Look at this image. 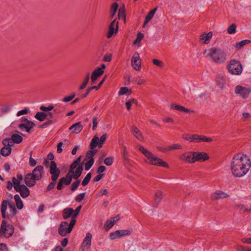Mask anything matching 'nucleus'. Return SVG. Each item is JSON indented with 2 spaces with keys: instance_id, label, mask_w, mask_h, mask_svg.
<instances>
[{
  "instance_id": "nucleus-19",
  "label": "nucleus",
  "mask_w": 251,
  "mask_h": 251,
  "mask_svg": "<svg viewBox=\"0 0 251 251\" xmlns=\"http://www.w3.org/2000/svg\"><path fill=\"white\" fill-rule=\"evenodd\" d=\"M211 196L213 200H217L228 198L229 195L225 192L218 190L212 193Z\"/></svg>"
},
{
  "instance_id": "nucleus-41",
  "label": "nucleus",
  "mask_w": 251,
  "mask_h": 251,
  "mask_svg": "<svg viewBox=\"0 0 251 251\" xmlns=\"http://www.w3.org/2000/svg\"><path fill=\"white\" fill-rule=\"evenodd\" d=\"M91 176H92V175H91V173H88L82 182V185H83V186L87 185L88 184L89 182L90 181Z\"/></svg>"
},
{
  "instance_id": "nucleus-17",
  "label": "nucleus",
  "mask_w": 251,
  "mask_h": 251,
  "mask_svg": "<svg viewBox=\"0 0 251 251\" xmlns=\"http://www.w3.org/2000/svg\"><path fill=\"white\" fill-rule=\"evenodd\" d=\"M9 140L4 139L2 141L3 147L0 150V154L3 156L9 155L12 151L11 147L13 146L9 143Z\"/></svg>"
},
{
  "instance_id": "nucleus-27",
  "label": "nucleus",
  "mask_w": 251,
  "mask_h": 251,
  "mask_svg": "<svg viewBox=\"0 0 251 251\" xmlns=\"http://www.w3.org/2000/svg\"><path fill=\"white\" fill-rule=\"evenodd\" d=\"M52 114L51 112L45 113L43 112H38L36 114L35 118L42 122L45 120L48 117H51Z\"/></svg>"
},
{
  "instance_id": "nucleus-49",
  "label": "nucleus",
  "mask_w": 251,
  "mask_h": 251,
  "mask_svg": "<svg viewBox=\"0 0 251 251\" xmlns=\"http://www.w3.org/2000/svg\"><path fill=\"white\" fill-rule=\"evenodd\" d=\"M182 146L180 145H179L178 144H175L173 145L170 146L167 148V150L170 151L172 150H176V149H181Z\"/></svg>"
},
{
  "instance_id": "nucleus-29",
  "label": "nucleus",
  "mask_w": 251,
  "mask_h": 251,
  "mask_svg": "<svg viewBox=\"0 0 251 251\" xmlns=\"http://www.w3.org/2000/svg\"><path fill=\"white\" fill-rule=\"evenodd\" d=\"M132 134L138 140L143 139V135L140 131L135 126H132L131 128Z\"/></svg>"
},
{
  "instance_id": "nucleus-51",
  "label": "nucleus",
  "mask_w": 251,
  "mask_h": 251,
  "mask_svg": "<svg viewBox=\"0 0 251 251\" xmlns=\"http://www.w3.org/2000/svg\"><path fill=\"white\" fill-rule=\"evenodd\" d=\"M40 110L44 112H49L53 109V106L50 105L49 106H41L40 107Z\"/></svg>"
},
{
  "instance_id": "nucleus-6",
  "label": "nucleus",
  "mask_w": 251,
  "mask_h": 251,
  "mask_svg": "<svg viewBox=\"0 0 251 251\" xmlns=\"http://www.w3.org/2000/svg\"><path fill=\"white\" fill-rule=\"evenodd\" d=\"M14 232L13 226L8 224L6 221L3 220L0 228V237L8 238L13 235Z\"/></svg>"
},
{
  "instance_id": "nucleus-52",
  "label": "nucleus",
  "mask_w": 251,
  "mask_h": 251,
  "mask_svg": "<svg viewBox=\"0 0 251 251\" xmlns=\"http://www.w3.org/2000/svg\"><path fill=\"white\" fill-rule=\"evenodd\" d=\"M108 194V191L106 189H101L96 194L97 198L102 197L103 195H106Z\"/></svg>"
},
{
  "instance_id": "nucleus-37",
  "label": "nucleus",
  "mask_w": 251,
  "mask_h": 251,
  "mask_svg": "<svg viewBox=\"0 0 251 251\" xmlns=\"http://www.w3.org/2000/svg\"><path fill=\"white\" fill-rule=\"evenodd\" d=\"M212 140V139L210 137H207L203 135H199V143L201 142H211Z\"/></svg>"
},
{
  "instance_id": "nucleus-39",
  "label": "nucleus",
  "mask_w": 251,
  "mask_h": 251,
  "mask_svg": "<svg viewBox=\"0 0 251 251\" xmlns=\"http://www.w3.org/2000/svg\"><path fill=\"white\" fill-rule=\"evenodd\" d=\"M71 223V220L69 221H64V235L70 233L71 231H68V229L70 228V224Z\"/></svg>"
},
{
  "instance_id": "nucleus-33",
  "label": "nucleus",
  "mask_w": 251,
  "mask_h": 251,
  "mask_svg": "<svg viewBox=\"0 0 251 251\" xmlns=\"http://www.w3.org/2000/svg\"><path fill=\"white\" fill-rule=\"evenodd\" d=\"M14 199L17 208L19 209H22L24 207V204L20 196L18 194L15 195L14 196Z\"/></svg>"
},
{
  "instance_id": "nucleus-61",
  "label": "nucleus",
  "mask_w": 251,
  "mask_h": 251,
  "mask_svg": "<svg viewBox=\"0 0 251 251\" xmlns=\"http://www.w3.org/2000/svg\"><path fill=\"white\" fill-rule=\"evenodd\" d=\"M55 181H53L52 180V182H50L48 185V186L47 187V190L48 191H50L51 190H52L54 187V186H55V184H56Z\"/></svg>"
},
{
  "instance_id": "nucleus-56",
  "label": "nucleus",
  "mask_w": 251,
  "mask_h": 251,
  "mask_svg": "<svg viewBox=\"0 0 251 251\" xmlns=\"http://www.w3.org/2000/svg\"><path fill=\"white\" fill-rule=\"evenodd\" d=\"M170 107L172 109H174L176 110L181 111L183 106L178 105V104H171L170 105Z\"/></svg>"
},
{
  "instance_id": "nucleus-32",
  "label": "nucleus",
  "mask_w": 251,
  "mask_h": 251,
  "mask_svg": "<svg viewBox=\"0 0 251 251\" xmlns=\"http://www.w3.org/2000/svg\"><path fill=\"white\" fill-rule=\"evenodd\" d=\"M99 138L96 136L93 138L90 143L91 150H97L95 148L98 146H99Z\"/></svg>"
},
{
  "instance_id": "nucleus-30",
  "label": "nucleus",
  "mask_w": 251,
  "mask_h": 251,
  "mask_svg": "<svg viewBox=\"0 0 251 251\" xmlns=\"http://www.w3.org/2000/svg\"><path fill=\"white\" fill-rule=\"evenodd\" d=\"M81 157L80 156L76 160L74 161V162L70 166L69 171H72L73 173H75V171L76 170V168L78 167H80L78 166V165L81 161Z\"/></svg>"
},
{
  "instance_id": "nucleus-40",
  "label": "nucleus",
  "mask_w": 251,
  "mask_h": 251,
  "mask_svg": "<svg viewBox=\"0 0 251 251\" xmlns=\"http://www.w3.org/2000/svg\"><path fill=\"white\" fill-rule=\"evenodd\" d=\"M118 8V4L116 2L112 4L111 7L110 17L113 18L115 15Z\"/></svg>"
},
{
  "instance_id": "nucleus-36",
  "label": "nucleus",
  "mask_w": 251,
  "mask_h": 251,
  "mask_svg": "<svg viewBox=\"0 0 251 251\" xmlns=\"http://www.w3.org/2000/svg\"><path fill=\"white\" fill-rule=\"evenodd\" d=\"M114 225L113 221H112L110 219L108 220L104 225V228L105 231H107L112 228Z\"/></svg>"
},
{
  "instance_id": "nucleus-57",
  "label": "nucleus",
  "mask_w": 251,
  "mask_h": 251,
  "mask_svg": "<svg viewBox=\"0 0 251 251\" xmlns=\"http://www.w3.org/2000/svg\"><path fill=\"white\" fill-rule=\"evenodd\" d=\"M217 84L220 88H223L225 85L224 80L221 78L217 80Z\"/></svg>"
},
{
  "instance_id": "nucleus-26",
  "label": "nucleus",
  "mask_w": 251,
  "mask_h": 251,
  "mask_svg": "<svg viewBox=\"0 0 251 251\" xmlns=\"http://www.w3.org/2000/svg\"><path fill=\"white\" fill-rule=\"evenodd\" d=\"M182 138L190 142L199 143V135L185 134L182 135Z\"/></svg>"
},
{
  "instance_id": "nucleus-50",
  "label": "nucleus",
  "mask_w": 251,
  "mask_h": 251,
  "mask_svg": "<svg viewBox=\"0 0 251 251\" xmlns=\"http://www.w3.org/2000/svg\"><path fill=\"white\" fill-rule=\"evenodd\" d=\"M32 151L30 152V156L29 159V164L31 167H34L37 164V161L32 157Z\"/></svg>"
},
{
  "instance_id": "nucleus-43",
  "label": "nucleus",
  "mask_w": 251,
  "mask_h": 251,
  "mask_svg": "<svg viewBox=\"0 0 251 251\" xmlns=\"http://www.w3.org/2000/svg\"><path fill=\"white\" fill-rule=\"evenodd\" d=\"M12 183L15 190L21 185H20V182L15 177L12 178Z\"/></svg>"
},
{
  "instance_id": "nucleus-14",
  "label": "nucleus",
  "mask_w": 251,
  "mask_h": 251,
  "mask_svg": "<svg viewBox=\"0 0 251 251\" xmlns=\"http://www.w3.org/2000/svg\"><path fill=\"white\" fill-rule=\"evenodd\" d=\"M130 234V231L128 229L117 230L114 232H110L109 237L110 240H114L121 237L129 235Z\"/></svg>"
},
{
  "instance_id": "nucleus-23",
  "label": "nucleus",
  "mask_w": 251,
  "mask_h": 251,
  "mask_svg": "<svg viewBox=\"0 0 251 251\" xmlns=\"http://www.w3.org/2000/svg\"><path fill=\"white\" fill-rule=\"evenodd\" d=\"M5 139L9 140V143L12 146H13L14 144H19L23 140L22 136L18 134H13L11 136V138H6Z\"/></svg>"
},
{
  "instance_id": "nucleus-34",
  "label": "nucleus",
  "mask_w": 251,
  "mask_h": 251,
  "mask_svg": "<svg viewBox=\"0 0 251 251\" xmlns=\"http://www.w3.org/2000/svg\"><path fill=\"white\" fill-rule=\"evenodd\" d=\"M162 192L160 190H158L155 192L154 201L157 204L160 202L162 199Z\"/></svg>"
},
{
  "instance_id": "nucleus-21",
  "label": "nucleus",
  "mask_w": 251,
  "mask_h": 251,
  "mask_svg": "<svg viewBox=\"0 0 251 251\" xmlns=\"http://www.w3.org/2000/svg\"><path fill=\"white\" fill-rule=\"evenodd\" d=\"M195 162H203L209 158L208 155L204 152H194Z\"/></svg>"
},
{
  "instance_id": "nucleus-38",
  "label": "nucleus",
  "mask_w": 251,
  "mask_h": 251,
  "mask_svg": "<svg viewBox=\"0 0 251 251\" xmlns=\"http://www.w3.org/2000/svg\"><path fill=\"white\" fill-rule=\"evenodd\" d=\"M123 149L124 150L123 153V157L125 161L126 162V163H128L129 161V154L128 153V152L127 151V149L126 146H123Z\"/></svg>"
},
{
  "instance_id": "nucleus-16",
  "label": "nucleus",
  "mask_w": 251,
  "mask_h": 251,
  "mask_svg": "<svg viewBox=\"0 0 251 251\" xmlns=\"http://www.w3.org/2000/svg\"><path fill=\"white\" fill-rule=\"evenodd\" d=\"M92 235L90 232H87L81 244V249L82 251L90 249L91 246Z\"/></svg>"
},
{
  "instance_id": "nucleus-58",
  "label": "nucleus",
  "mask_w": 251,
  "mask_h": 251,
  "mask_svg": "<svg viewBox=\"0 0 251 251\" xmlns=\"http://www.w3.org/2000/svg\"><path fill=\"white\" fill-rule=\"evenodd\" d=\"M85 194L84 193H82L76 196L75 200L77 201L80 202L82 201L85 198Z\"/></svg>"
},
{
  "instance_id": "nucleus-42",
  "label": "nucleus",
  "mask_w": 251,
  "mask_h": 251,
  "mask_svg": "<svg viewBox=\"0 0 251 251\" xmlns=\"http://www.w3.org/2000/svg\"><path fill=\"white\" fill-rule=\"evenodd\" d=\"M137 104V100L134 99H132L130 100L127 101L126 103V105L128 110H129L131 107V106L133 104Z\"/></svg>"
},
{
  "instance_id": "nucleus-59",
  "label": "nucleus",
  "mask_w": 251,
  "mask_h": 251,
  "mask_svg": "<svg viewBox=\"0 0 251 251\" xmlns=\"http://www.w3.org/2000/svg\"><path fill=\"white\" fill-rule=\"evenodd\" d=\"M106 139V134H103L100 137V141H99V147L100 148H101L102 146Z\"/></svg>"
},
{
  "instance_id": "nucleus-63",
  "label": "nucleus",
  "mask_w": 251,
  "mask_h": 251,
  "mask_svg": "<svg viewBox=\"0 0 251 251\" xmlns=\"http://www.w3.org/2000/svg\"><path fill=\"white\" fill-rule=\"evenodd\" d=\"M75 96V94H71L69 96H67L64 98V101L68 102L71 101Z\"/></svg>"
},
{
  "instance_id": "nucleus-45",
  "label": "nucleus",
  "mask_w": 251,
  "mask_h": 251,
  "mask_svg": "<svg viewBox=\"0 0 251 251\" xmlns=\"http://www.w3.org/2000/svg\"><path fill=\"white\" fill-rule=\"evenodd\" d=\"M236 25L233 24L231 25L227 29V32L229 34H232L236 32Z\"/></svg>"
},
{
  "instance_id": "nucleus-18",
  "label": "nucleus",
  "mask_w": 251,
  "mask_h": 251,
  "mask_svg": "<svg viewBox=\"0 0 251 251\" xmlns=\"http://www.w3.org/2000/svg\"><path fill=\"white\" fill-rule=\"evenodd\" d=\"M179 158L186 162L189 163H195L194 152L189 151L182 154Z\"/></svg>"
},
{
  "instance_id": "nucleus-54",
  "label": "nucleus",
  "mask_w": 251,
  "mask_h": 251,
  "mask_svg": "<svg viewBox=\"0 0 251 251\" xmlns=\"http://www.w3.org/2000/svg\"><path fill=\"white\" fill-rule=\"evenodd\" d=\"M112 54L109 53H106L103 57V61L104 62H110L111 60Z\"/></svg>"
},
{
  "instance_id": "nucleus-48",
  "label": "nucleus",
  "mask_w": 251,
  "mask_h": 251,
  "mask_svg": "<svg viewBox=\"0 0 251 251\" xmlns=\"http://www.w3.org/2000/svg\"><path fill=\"white\" fill-rule=\"evenodd\" d=\"M80 181L78 180L74 182L71 187V189L72 191H75L76 190L80 184Z\"/></svg>"
},
{
  "instance_id": "nucleus-10",
  "label": "nucleus",
  "mask_w": 251,
  "mask_h": 251,
  "mask_svg": "<svg viewBox=\"0 0 251 251\" xmlns=\"http://www.w3.org/2000/svg\"><path fill=\"white\" fill-rule=\"evenodd\" d=\"M97 150H89L86 154V159L87 161L85 163V170L88 171L92 167L94 163V159L93 156L97 153Z\"/></svg>"
},
{
  "instance_id": "nucleus-47",
  "label": "nucleus",
  "mask_w": 251,
  "mask_h": 251,
  "mask_svg": "<svg viewBox=\"0 0 251 251\" xmlns=\"http://www.w3.org/2000/svg\"><path fill=\"white\" fill-rule=\"evenodd\" d=\"M144 37V34L141 32H139L137 34V37L136 40L134 42V44H139L141 41Z\"/></svg>"
},
{
  "instance_id": "nucleus-22",
  "label": "nucleus",
  "mask_w": 251,
  "mask_h": 251,
  "mask_svg": "<svg viewBox=\"0 0 251 251\" xmlns=\"http://www.w3.org/2000/svg\"><path fill=\"white\" fill-rule=\"evenodd\" d=\"M16 191L20 194L21 197L23 198H27L30 194V191L27 186L22 184Z\"/></svg>"
},
{
  "instance_id": "nucleus-28",
  "label": "nucleus",
  "mask_w": 251,
  "mask_h": 251,
  "mask_svg": "<svg viewBox=\"0 0 251 251\" xmlns=\"http://www.w3.org/2000/svg\"><path fill=\"white\" fill-rule=\"evenodd\" d=\"M103 71L101 69H97L94 70L91 75V81L94 83L97 79L103 73Z\"/></svg>"
},
{
  "instance_id": "nucleus-46",
  "label": "nucleus",
  "mask_w": 251,
  "mask_h": 251,
  "mask_svg": "<svg viewBox=\"0 0 251 251\" xmlns=\"http://www.w3.org/2000/svg\"><path fill=\"white\" fill-rule=\"evenodd\" d=\"M89 78H90V75H89V74H88L86 75V77L85 80L83 81L82 85L79 87L80 90H82L86 87V86L87 85V84L89 81Z\"/></svg>"
},
{
  "instance_id": "nucleus-20",
  "label": "nucleus",
  "mask_w": 251,
  "mask_h": 251,
  "mask_svg": "<svg viewBox=\"0 0 251 251\" xmlns=\"http://www.w3.org/2000/svg\"><path fill=\"white\" fill-rule=\"evenodd\" d=\"M118 22L116 20H113L109 25V30L107 34L108 38H111L114 33L118 31Z\"/></svg>"
},
{
  "instance_id": "nucleus-9",
  "label": "nucleus",
  "mask_w": 251,
  "mask_h": 251,
  "mask_svg": "<svg viewBox=\"0 0 251 251\" xmlns=\"http://www.w3.org/2000/svg\"><path fill=\"white\" fill-rule=\"evenodd\" d=\"M83 171L82 167H78L75 171V173L69 171L65 177H64V184L69 185L71 183L72 178L77 179L81 176Z\"/></svg>"
},
{
  "instance_id": "nucleus-60",
  "label": "nucleus",
  "mask_w": 251,
  "mask_h": 251,
  "mask_svg": "<svg viewBox=\"0 0 251 251\" xmlns=\"http://www.w3.org/2000/svg\"><path fill=\"white\" fill-rule=\"evenodd\" d=\"M118 15H119V18L120 19H123L124 20L125 19V17H126L125 13L124 10L123 9H122V8L119 9Z\"/></svg>"
},
{
  "instance_id": "nucleus-64",
  "label": "nucleus",
  "mask_w": 251,
  "mask_h": 251,
  "mask_svg": "<svg viewBox=\"0 0 251 251\" xmlns=\"http://www.w3.org/2000/svg\"><path fill=\"white\" fill-rule=\"evenodd\" d=\"M0 251H7L6 245L3 243L0 244Z\"/></svg>"
},
{
  "instance_id": "nucleus-53",
  "label": "nucleus",
  "mask_w": 251,
  "mask_h": 251,
  "mask_svg": "<svg viewBox=\"0 0 251 251\" xmlns=\"http://www.w3.org/2000/svg\"><path fill=\"white\" fill-rule=\"evenodd\" d=\"M113 158L112 157H108L106 158L104 160V164L107 166H110L113 162Z\"/></svg>"
},
{
  "instance_id": "nucleus-35",
  "label": "nucleus",
  "mask_w": 251,
  "mask_h": 251,
  "mask_svg": "<svg viewBox=\"0 0 251 251\" xmlns=\"http://www.w3.org/2000/svg\"><path fill=\"white\" fill-rule=\"evenodd\" d=\"M250 42V41L249 40H244L239 42L236 43L234 45V47L237 49H240Z\"/></svg>"
},
{
  "instance_id": "nucleus-25",
  "label": "nucleus",
  "mask_w": 251,
  "mask_h": 251,
  "mask_svg": "<svg viewBox=\"0 0 251 251\" xmlns=\"http://www.w3.org/2000/svg\"><path fill=\"white\" fill-rule=\"evenodd\" d=\"M212 35L213 33L211 31H210L208 33H203L200 36V40L204 44H208L212 37Z\"/></svg>"
},
{
  "instance_id": "nucleus-5",
  "label": "nucleus",
  "mask_w": 251,
  "mask_h": 251,
  "mask_svg": "<svg viewBox=\"0 0 251 251\" xmlns=\"http://www.w3.org/2000/svg\"><path fill=\"white\" fill-rule=\"evenodd\" d=\"M81 206L79 205L76 207L75 210H73L72 208H66L64 209V219H68L71 217V223L70 224V228L68 229L69 232L72 231L76 223V218L78 216L80 210Z\"/></svg>"
},
{
  "instance_id": "nucleus-62",
  "label": "nucleus",
  "mask_w": 251,
  "mask_h": 251,
  "mask_svg": "<svg viewBox=\"0 0 251 251\" xmlns=\"http://www.w3.org/2000/svg\"><path fill=\"white\" fill-rule=\"evenodd\" d=\"M153 63L158 67H162L163 66L162 62L159 60L154 59L152 60Z\"/></svg>"
},
{
  "instance_id": "nucleus-11",
  "label": "nucleus",
  "mask_w": 251,
  "mask_h": 251,
  "mask_svg": "<svg viewBox=\"0 0 251 251\" xmlns=\"http://www.w3.org/2000/svg\"><path fill=\"white\" fill-rule=\"evenodd\" d=\"M141 59L137 52L133 53L131 58V65L134 70L139 71L141 69Z\"/></svg>"
},
{
  "instance_id": "nucleus-8",
  "label": "nucleus",
  "mask_w": 251,
  "mask_h": 251,
  "mask_svg": "<svg viewBox=\"0 0 251 251\" xmlns=\"http://www.w3.org/2000/svg\"><path fill=\"white\" fill-rule=\"evenodd\" d=\"M8 206H9L10 212L9 215L11 217L16 215L17 213V210L15 207V205L11 204L8 200H4L2 201L1 205V212L2 217L3 218H5L6 217V211Z\"/></svg>"
},
{
  "instance_id": "nucleus-1",
  "label": "nucleus",
  "mask_w": 251,
  "mask_h": 251,
  "mask_svg": "<svg viewBox=\"0 0 251 251\" xmlns=\"http://www.w3.org/2000/svg\"><path fill=\"white\" fill-rule=\"evenodd\" d=\"M251 167L250 157L247 154L238 153L232 158L230 169L232 175L236 177H242L249 171Z\"/></svg>"
},
{
  "instance_id": "nucleus-13",
  "label": "nucleus",
  "mask_w": 251,
  "mask_h": 251,
  "mask_svg": "<svg viewBox=\"0 0 251 251\" xmlns=\"http://www.w3.org/2000/svg\"><path fill=\"white\" fill-rule=\"evenodd\" d=\"M251 92V89L248 87H243L241 85H237L235 88V93L237 95L243 99L247 98Z\"/></svg>"
},
{
  "instance_id": "nucleus-12",
  "label": "nucleus",
  "mask_w": 251,
  "mask_h": 251,
  "mask_svg": "<svg viewBox=\"0 0 251 251\" xmlns=\"http://www.w3.org/2000/svg\"><path fill=\"white\" fill-rule=\"evenodd\" d=\"M22 123L20 124L18 127L22 131H25L29 132L30 130L34 126V124L26 118L22 119L21 120Z\"/></svg>"
},
{
  "instance_id": "nucleus-31",
  "label": "nucleus",
  "mask_w": 251,
  "mask_h": 251,
  "mask_svg": "<svg viewBox=\"0 0 251 251\" xmlns=\"http://www.w3.org/2000/svg\"><path fill=\"white\" fill-rule=\"evenodd\" d=\"M157 7H155L153 9L151 10L148 13V14L147 15V16L146 17V19H145V23H144V25H143V27H145V25L147 23H148L151 20V19L153 18V17L155 12L157 10Z\"/></svg>"
},
{
  "instance_id": "nucleus-24",
  "label": "nucleus",
  "mask_w": 251,
  "mask_h": 251,
  "mask_svg": "<svg viewBox=\"0 0 251 251\" xmlns=\"http://www.w3.org/2000/svg\"><path fill=\"white\" fill-rule=\"evenodd\" d=\"M83 126L80 122H78L73 124L69 128V130L72 133H79L83 129Z\"/></svg>"
},
{
  "instance_id": "nucleus-2",
  "label": "nucleus",
  "mask_w": 251,
  "mask_h": 251,
  "mask_svg": "<svg viewBox=\"0 0 251 251\" xmlns=\"http://www.w3.org/2000/svg\"><path fill=\"white\" fill-rule=\"evenodd\" d=\"M139 150L146 156L147 159L145 162L151 165L157 166H161L165 168H169V165L165 162L163 161L161 159L155 157L149 151L146 149L144 147L139 145L138 146Z\"/></svg>"
},
{
  "instance_id": "nucleus-55",
  "label": "nucleus",
  "mask_w": 251,
  "mask_h": 251,
  "mask_svg": "<svg viewBox=\"0 0 251 251\" xmlns=\"http://www.w3.org/2000/svg\"><path fill=\"white\" fill-rule=\"evenodd\" d=\"M28 109L27 108H25V109H24L22 110L19 111L17 113V116L18 117H20L23 115H26L28 113Z\"/></svg>"
},
{
  "instance_id": "nucleus-4",
  "label": "nucleus",
  "mask_w": 251,
  "mask_h": 251,
  "mask_svg": "<svg viewBox=\"0 0 251 251\" xmlns=\"http://www.w3.org/2000/svg\"><path fill=\"white\" fill-rule=\"evenodd\" d=\"M208 55L213 61L218 64L225 62L226 59V54L225 51L219 48L213 47L207 50Z\"/></svg>"
},
{
  "instance_id": "nucleus-44",
  "label": "nucleus",
  "mask_w": 251,
  "mask_h": 251,
  "mask_svg": "<svg viewBox=\"0 0 251 251\" xmlns=\"http://www.w3.org/2000/svg\"><path fill=\"white\" fill-rule=\"evenodd\" d=\"M128 92L130 93L131 92V90H128V89L126 87H122L120 89V90L118 92V94L119 95H124L126 93H127Z\"/></svg>"
},
{
  "instance_id": "nucleus-3",
  "label": "nucleus",
  "mask_w": 251,
  "mask_h": 251,
  "mask_svg": "<svg viewBox=\"0 0 251 251\" xmlns=\"http://www.w3.org/2000/svg\"><path fill=\"white\" fill-rule=\"evenodd\" d=\"M43 167L42 165H38L32 171L31 173H28L25 177V182L26 185L31 187L34 186L36 181L40 180L44 174Z\"/></svg>"
},
{
  "instance_id": "nucleus-7",
  "label": "nucleus",
  "mask_w": 251,
  "mask_h": 251,
  "mask_svg": "<svg viewBox=\"0 0 251 251\" xmlns=\"http://www.w3.org/2000/svg\"><path fill=\"white\" fill-rule=\"evenodd\" d=\"M227 70L232 75H239L243 71V67L240 61L233 59L229 62Z\"/></svg>"
},
{
  "instance_id": "nucleus-15",
  "label": "nucleus",
  "mask_w": 251,
  "mask_h": 251,
  "mask_svg": "<svg viewBox=\"0 0 251 251\" xmlns=\"http://www.w3.org/2000/svg\"><path fill=\"white\" fill-rule=\"evenodd\" d=\"M50 173L51 175V179L53 181H56L60 172L59 169L57 167L56 163L54 161H50Z\"/></svg>"
}]
</instances>
